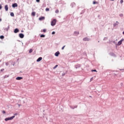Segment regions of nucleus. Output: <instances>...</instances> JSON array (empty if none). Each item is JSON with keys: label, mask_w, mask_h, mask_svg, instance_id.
I'll return each mask as SVG.
<instances>
[{"label": "nucleus", "mask_w": 124, "mask_h": 124, "mask_svg": "<svg viewBox=\"0 0 124 124\" xmlns=\"http://www.w3.org/2000/svg\"><path fill=\"white\" fill-rule=\"evenodd\" d=\"M83 40H84V41H89V38H84L83 39Z\"/></svg>", "instance_id": "ddd939ff"}, {"label": "nucleus", "mask_w": 124, "mask_h": 124, "mask_svg": "<svg viewBox=\"0 0 124 124\" xmlns=\"http://www.w3.org/2000/svg\"><path fill=\"white\" fill-rule=\"evenodd\" d=\"M21 32H24V31L22 30Z\"/></svg>", "instance_id": "72a5a7b5"}, {"label": "nucleus", "mask_w": 124, "mask_h": 124, "mask_svg": "<svg viewBox=\"0 0 124 124\" xmlns=\"http://www.w3.org/2000/svg\"><path fill=\"white\" fill-rule=\"evenodd\" d=\"M123 2H124V0H121L120 3H123Z\"/></svg>", "instance_id": "393cba45"}, {"label": "nucleus", "mask_w": 124, "mask_h": 124, "mask_svg": "<svg viewBox=\"0 0 124 124\" xmlns=\"http://www.w3.org/2000/svg\"><path fill=\"white\" fill-rule=\"evenodd\" d=\"M14 116H17V115H18V114L17 113H15L14 114Z\"/></svg>", "instance_id": "c85d7f7f"}, {"label": "nucleus", "mask_w": 124, "mask_h": 124, "mask_svg": "<svg viewBox=\"0 0 124 124\" xmlns=\"http://www.w3.org/2000/svg\"><path fill=\"white\" fill-rule=\"evenodd\" d=\"M75 33L76 34H79V32H75Z\"/></svg>", "instance_id": "cd10ccee"}, {"label": "nucleus", "mask_w": 124, "mask_h": 124, "mask_svg": "<svg viewBox=\"0 0 124 124\" xmlns=\"http://www.w3.org/2000/svg\"><path fill=\"white\" fill-rule=\"evenodd\" d=\"M39 20H40V21H42L43 20H45V17L41 16V17H39Z\"/></svg>", "instance_id": "20e7f679"}, {"label": "nucleus", "mask_w": 124, "mask_h": 124, "mask_svg": "<svg viewBox=\"0 0 124 124\" xmlns=\"http://www.w3.org/2000/svg\"><path fill=\"white\" fill-rule=\"evenodd\" d=\"M59 55H60V52L59 51H57L55 53V56H56V57H59Z\"/></svg>", "instance_id": "0eeeda50"}, {"label": "nucleus", "mask_w": 124, "mask_h": 124, "mask_svg": "<svg viewBox=\"0 0 124 124\" xmlns=\"http://www.w3.org/2000/svg\"><path fill=\"white\" fill-rule=\"evenodd\" d=\"M92 80H93V78H92L91 79V81H92Z\"/></svg>", "instance_id": "f704fd0d"}, {"label": "nucleus", "mask_w": 124, "mask_h": 124, "mask_svg": "<svg viewBox=\"0 0 124 124\" xmlns=\"http://www.w3.org/2000/svg\"><path fill=\"white\" fill-rule=\"evenodd\" d=\"M19 37H20V38H24V35H23V33H20V34H19Z\"/></svg>", "instance_id": "39448f33"}, {"label": "nucleus", "mask_w": 124, "mask_h": 124, "mask_svg": "<svg viewBox=\"0 0 124 124\" xmlns=\"http://www.w3.org/2000/svg\"><path fill=\"white\" fill-rule=\"evenodd\" d=\"M123 43V40H121L119 42H118V45H121Z\"/></svg>", "instance_id": "9b49d317"}, {"label": "nucleus", "mask_w": 124, "mask_h": 124, "mask_svg": "<svg viewBox=\"0 0 124 124\" xmlns=\"http://www.w3.org/2000/svg\"><path fill=\"white\" fill-rule=\"evenodd\" d=\"M57 67H58V65H56L53 68L55 69V68H57Z\"/></svg>", "instance_id": "412c9836"}, {"label": "nucleus", "mask_w": 124, "mask_h": 124, "mask_svg": "<svg viewBox=\"0 0 124 124\" xmlns=\"http://www.w3.org/2000/svg\"><path fill=\"white\" fill-rule=\"evenodd\" d=\"M5 8V10H6V11H8V5H6L4 7Z\"/></svg>", "instance_id": "423d86ee"}, {"label": "nucleus", "mask_w": 124, "mask_h": 124, "mask_svg": "<svg viewBox=\"0 0 124 124\" xmlns=\"http://www.w3.org/2000/svg\"><path fill=\"white\" fill-rule=\"evenodd\" d=\"M15 33H17V32H19V30L18 29H16L14 30Z\"/></svg>", "instance_id": "6e6552de"}, {"label": "nucleus", "mask_w": 124, "mask_h": 124, "mask_svg": "<svg viewBox=\"0 0 124 124\" xmlns=\"http://www.w3.org/2000/svg\"><path fill=\"white\" fill-rule=\"evenodd\" d=\"M65 47V46H64L62 48V50H63V49H64V47Z\"/></svg>", "instance_id": "a878e982"}, {"label": "nucleus", "mask_w": 124, "mask_h": 124, "mask_svg": "<svg viewBox=\"0 0 124 124\" xmlns=\"http://www.w3.org/2000/svg\"><path fill=\"white\" fill-rule=\"evenodd\" d=\"M50 11V9L48 8H46V11Z\"/></svg>", "instance_id": "dca6fc26"}, {"label": "nucleus", "mask_w": 124, "mask_h": 124, "mask_svg": "<svg viewBox=\"0 0 124 124\" xmlns=\"http://www.w3.org/2000/svg\"><path fill=\"white\" fill-rule=\"evenodd\" d=\"M3 70H4V69H1V71H3Z\"/></svg>", "instance_id": "2f4dec72"}, {"label": "nucleus", "mask_w": 124, "mask_h": 124, "mask_svg": "<svg viewBox=\"0 0 124 124\" xmlns=\"http://www.w3.org/2000/svg\"><path fill=\"white\" fill-rule=\"evenodd\" d=\"M96 3H97V2L95 1H94L93 2V4H96Z\"/></svg>", "instance_id": "aec40b11"}, {"label": "nucleus", "mask_w": 124, "mask_h": 124, "mask_svg": "<svg viewBox=\"0 0 124 124\" xmlns=\"http://www.w3.org/2000/svg\"><path fill=\"white\" fill-rule=\"evenodd\" d=\"M1 21H2V19H1V18H0V22H1Z\"/></svg>", "instance_id": "473e14b6"}, {"label": "nucleus", "mask_w": 124, "mask_h": 124, "mask_svg": "<svg viewBox=\"0 0 124 124\" xmlns=\"http://www.w3.org/2000/svg\"><path fill=\"white\" fill-rule=\"evenodd\" d=\"M21 79H23V78L20 77H18L16 78V80H21Z\"/></svg>", "instance_id": "1a4fd4ad"}, {"label": "nucleus", "mask_w": 124, "mask_h": 124, "mask_svg": "<svg viewBox=\"0 0 124 124\" xmlns=\"http://www.w3.org/2000/svg\"><path fill=\"white\" fill-rule=\"evenodd\" d=\"M56 23H57V20L53 19L51 22V26H55V25H56Z\"/></svg>", "instance_id": "f03ea898"}, {"label": "nucleus", "mask_w": 124, "mask_h": 124, "mask_svg": "<svg viewBox=\"0 0 124 124\" xmlns=\"http://www.w3.org/2000/svg\"><path fill=\"white\" fill-rule=\"evenodd\" d=\"M18 7V4H17L16 3L12 4V7L15 8V7Z\"/></svg>", "instance_id": "7ed1b4c3"}, {"label": "nucleus", "mask_w": 124, "mask_h": 124, "mask_svg": "<svg viewBox=\"0 0 124 124\" xmlns=\"http://www.w3.org/2000/svg\"><path fill=\"white\" fill-rule=\"evenodd\" d=\"M2 8V6H1V4L0 5V9H1Z\"/></svg>", "instance_id": "c756f323"}, {"label": "nucleus", "mask_w": 124, "mask_h": 124, "mask_svg": "<svg viewBox=\"0 0 124 124\" xmlns=\"http://www.w3.org/2000/svg\"><path fill=\"white\" fill-rule=\"evenodd\" d=\"M59 10H56L55 11V13L58 14V13H59Z\"/></svg>", "instance_id": "6ab92c4d"}, {"label": "nucleus", "mask_w": 124, "mask_h": 124, "mask_svg": "<svg viewBox=\"0 0 124 124\" xmlns=\"http://www.w3.org/2000/svg\"><path fill=\"white\" fill-rule=\"evenodd\" d=\"M40 37H45V35L42 34V35H41Z\"/></svg>", "instance_id": "f3484780"}, {"label": "nucleus", "mask_w": 124, "mask_h": 124, "mask_svg": "<svg viewBox=\"0 0 124 124\" xmlns=\"http://www.w3.org/2000/svg\"><path fill=\"white\" fill-rule=\"evenodd\" d=\"M31 16H35V12H32Z\"/></svg>", "instance_id": "f8f14e48"}, {"label": "nucleus", "mask_w": 124, "mask_h": 124, "mask_svg": "<svg viewBox=\"0 0 124 124\" xmlns=\"http://www.w3.org/2000/svg\"><path fill=\"white\" fill-rule=\"evenodd\" d=\"M10 15H11V16L13 17V16H14V13H11Z\"/></svg>", "instance_id": "2eb2a0df"}, {"label": "nucleus", "mask_w": 124, "mask_h": 124, "mask_svg": "<svg viewBox=\"0 0 124 124\" xmlns=\"http://www.w3.org/2000/svg\"><path fill=\"white\" fill-rule=\"evenodd\" d=\"M32 49H30V50H29V53H32Z\"/></svg>", "instance_id": "a211bd4d"}, {"label": "nucleus", "mask_w": 124, "mask_h": 124, "mask_svg": "<svg viewBox=\"0 0 124 124\" xmlns=\"http://www.w3.org/2000/svg\"><path fill=\"white\" fill-rule=\"evenodd\" d=\"M0 39H3V38H4V36L3 35L0 36Z\"/></svg>", "instance_id": "4468645a"}, {"label": "nucleus", "mask_w": 124, "mask_h": 124, "mask_svg": "<svg viewBox=\"0 0 124 124\" xmlns=\"http://www.w3.org/2000/svg\"><path fill=\"white\" fill-rule=\"evenodd\" d=\"M42 57H40L37 60V62H40V61H42Z\"/></svg>", "instance_id": "9d476101"}, {"label": "nucleus", "mask_w": 124, "mask_h": 124, "mask_svg": "<svg viewBox=\"0 0 124 124\" xmlns=\"http://www.w3.org/2000/svg\"><path fill=\"white\" fill-rule=\"evenodd\" d=\"M14 118H15V116H13L11 117H8L5 119V121L7 122V121H11V120H13Z\"/></svg>", "instance_id": "f257e3e1"}, {"label": "nucleus", "mask_w": 124, "mask_h": 124, "mask_svg": "<svg viewBox=\"0 0 124 124\" xmlns=\"http://www.w3.org/2000/svg\"><path fill=\"white\" fill-rule=\"evenodd\" d=\"M92 72H96V70H93L92 71Z\"/></svg>", "instance_id": "b1692460"}, {"label": "nucleus", "mask_w": 124, "mask_h": 124, "mask_svg": "<svg viewBox=\"0 0 124 124\" xmlns=\"http://www.w3.org/2000/svg\"><path fill=\"white\" fill-rule=\"evenodd\" d=\"M37 2H39L40 1V0H36Z\"/></svg>", "instance_id": "7c9ffc66"}, {"label": "nucleus", "mask_w": 124, "mask_h": 124, "mask_svg": "<svg viewBox=\"0 0 124 124\" xmlns=\"http://www.w3.org/2000/svg\"><path fill=\"white\" fill-rule=\"evenodd\" d=\"M2 113L3 114H5V110H2Z\"/></svg>", "instance_id": "5701e85b"}, {"label": "nucleus", "mask_w": 124, "mask_h": 124, "mask_svg": "<svg viewBox=\"0 0 124 124\" xmlns=\"http://www.w3.org/2000/svg\"><path fill=\"white\" fill-rule=\"evenodd\" d=\"M46 29H44V30H43V32H46Z\"/></svg>", "instance_id": "4be33fe9"}, {"label": "nucleus", "mask_w": 124, "mask_h": 124, "mask_svg": "<svg viewBox=\"0 0 124 124\" xmlns=\"http://www.w3.org/2000/svg\"><path fill=\"white\" fill-rule=\"evenodd\" d=\"M56 33V32L55 31H53L52 32V34H55Z\"/></svg>", "instance_id": "bb28decb"}]
</instances>
